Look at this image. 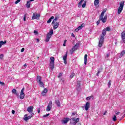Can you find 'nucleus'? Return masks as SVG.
I'll list each match as a JSON object with an SVG mask.
<instances>
[{
  "label": "nucleus",
  "mask_w": 125,
  "mask_h": 125,
  "mask_svg": "<svg viewBox=\"0 0 125 125\" xmlns=\"http://www.w3.org/2000/svg\"><path fill=\"white\" fill-rule=\"evenodd\" d=\"M30 6H31V2H30V1H27L26 3V7L27 8H30Z\"/></svg>",
  "instance_id": "b1692460"
},
{
  "label": "nucleus",
  "mask_w": 125,
  "mask_h": 125,
  "mask_svg": "<svg viewBox=\"0 0 125 125\" xmlns=\"http://www.w3.org/2000/svg\"><path fill=\"white\" fill-rule=\"evenodd\" d=\"M12 93L14 94H15L16 95H18V94H17V90L15 89H13L12 91Z\"/></svg>",
  "instance_id": "cd10ccee"
},
{
  "label": "nucleus",
  "mask_w": 125,
  "mask_h": 125,
  "mask_svg": "<svg viewBox=\"0 0 125 125\" xmlns=\"http://www.w3.org/2000/svg\"><path fill=\"white\" fill-rule=\"evenodd\" d=\"M59 26V22H56L53 26L54 30H56V29H57Z\"/></svg>",
  "instance_id": "f3484780"
},
{
  "label": "nucleus",
  "mask_w": 125,
  "mask_h": 125,
  "mask_svg": "<svg viewBox=\"0 0 125 125\" xmlns=\"http://www.w3.org/2000/svg\"><path fill=\"white\" fill-rule=\"evenodd\" d=\"M83 1L81 0V1L78 3V7H83L84 8L85 7V5H86V2L84 1V3L82 5V3H83Z\"/></svg>",
  "instance_id": "9b49d317"
},
{
  "label": "nucleus",
  "mask_w": 125,
  "mask_h": 125,
  "mask_svg": "<svg viewBox=\"0 0 125 125\" xmlns=\"http://www.w3.org/2000/svg\"><path fill=\"white\" fill-rule=\"evenodd\" d=\"M50 69L51 70V71L53 70V69H54V61L55 60V59H54V57H51L50 58Z\"/></svg>",
  "instance_id": "7ed1b4c3"
},
{
  "label": "nucleus",
  "mask_w": 125,
  "mask_h": 125,
  "mask_svg": "<svg viewBox=\"0 0 125 125\" xmlns=\"http://www.w3.org/2000/svg\"><path fill=\"white\" fill-rule=\"evenodd\" d=\"M79 46H80V44L79 43H76L74 46H73L72 47V48L71 49V50H70V51L71 52V54H73V52H74V51H75V50H77V49H78V48H79Z\"/></svg>",
  "instance_id": "1a4fd4ad"
},
{
  "label": "nucleus",
  "mask_w": 125,
  "mask_h": 125,
  "mask_svg": "<svg viewBox=\"0 0 125 125\" xmlns=\"http://www.w3.org/2000/svg\"><path fill=\"white\" fill-rule=\"evenodd\" d=\"M53 19H54V17L53 16H52L49 19L48 21H47V23L48 24H49V23H50L51 22V21L53 20Z\"/></svg>",
  "instance_id": "bb28decb"
},
{
  "label": "nucleus",
  "mask_w": 125,
  "mask_h": 125,
  "mask_svg": "<svg viewBox=\"0 0 125 125\" xmlns=\"http://www.w3.org/2000/svg\"><path fill=\"white\" fill-rule=\"evenodd\" d=\"M0 83H1V82L0 81Z\"/></svg>",
  "instance_id": "774afa93"
},
{
  "label": "nucleus",
  "mask_w": 125,
  "mask_h": 125,
  "mask_svg": "<svg viewBox=\"0 0 125 125\" xmlns=\"http://www.w3.org/2000/svg\"><path fill=\"white\" fill-rule=\"evenodd\" d=\"M12 113L13 114H15V111L14 110H12Z\"/></svg>",
  "instance_id": "5fc2aeb1"
},
{
  "label": "nucleus",
  "mask_w": 125,
  "mask_h": 125,
  "mask_svg": "<svg viewBox=\"0 0 125 125\" xmlns=\"http://www.w3.org/2000/svg\"><path fill=\"white\" fill-rule=\"evenodd\" d=\"M38 112L39 114H40V113H41V108H40L38 109Z\"/></svg>",
  "instance_id": "3c124183"
},
{
  "label": "nucleus",
  "mask_w": 125,
  "mask_h": 125,
  "mask_svg": "<svg viewBox=\"0 0 125 125\" xmlns=\"http://www.w3.org/2000/svg\"><path fill=\"white\" fill-rule=\"evenodd\" d=\"M124 6H125V1H122L120 4V6L118 8V14H121L123 9H124Z\"/></svg>",
  "instance_id": "20e7f679"
},
{
  "label": "nucleus",
  "mask_w": 125,
  "mask_h": 125,
  "mask_svg": "<svg viewBox=\"0 0 125 125\" xmlns=\"http://www.w3.org/2000/svg\"><path fill=\"white\" fill-rule=\"evenodd\" d=\"M116 115L117 116V115H120V112H117L116 113Z\"/></svg>",
  "instance_id": "13d9d810"
},
{
  "label": "nucleus",
  "mask_w": 125,
  "mask_h": 125,
  "mask_svg": "<svg viewBox=\"0 0 125 125\" xmlns=\"http://www.w3.org/2000/svg\"><path fill=\"white\" fill-rule=\"evenodd\" d=\"M78 125H82V124H81L80 123H79L78 124Z\"/></svg>",
  "instance_id": "e2e57ef3"
},
{
  "label": "nucleus",
  "mask_w": 125,
  "mask_h": 125,
  "mask_svg": "<svg viewBox=\"0 0 125 125\" xmlns=\"http://www.w3.org/2000/svg\"><path fill=\"white\" fill-rule=\"evenodd\" d=\"M84 0H81V1H83V2Z\"/></svg>",
  "instance_id": "0e129e2a"
},
{
  "label": "nucleus",
  "mask_w": 125,
  "mask_h": 125,
  "mask_svg": "<svg viewBox=\"0 0 125 125\" xmlns=\"http://www.w3.org/2000/svg\"><path fill=\"white\" fill-rule=\"evenodd\" d=\"M77 90L80 91L81 90V83H78L77 85Z\"/></svg>",
  "instance_id": "412c9836"
},
{
  "label": "nucleus",
  "mask_w": 125,
  "mask_h": 125,
  "mask_svg": "<svg viewBox=\"0 0 125 125\" xmlns=\"http://www.w3.org/2000/svg\"><path fill=\"white\" fill-rule=\"evenodd\" d=\"M104 115H105V113H104Z\"/></svg>",
  "instance_id": "338daca9"
},
{
  "label": "nucleus",
  "mask_w": 125,
  "mask_h": 125,
  "mask_svg": "<svg viewBox=\"0 0 125 125\" xmlns=\"http://www.w3.org/2000/svg\"><path fill=\"white\" fill-rule=\"evenodd\" d=\"M55 103L58 107H60L61 104H60V101H59V100H56Z\"/></svg>",
  "instance_id": "393cba45"
},
{
  "label": "nucleus",
  "mask_w": 125,
  "mask_h": 125,
  "mask_svg": "<svg viewBox=\"0 0 125 125\" xmlns=\"http://www.w3.org/2000/svg\"><path fill=\"white\" fill-rule=\"evenodd\" d=\"M58 19V18H57V17L55 18V19L52 22V24H54L55 23V22H56V21H57Z\"/></svg>",
  "instance_id": "2f4dec72"
},
{
  "label": "nucleus",
  "mask_w": 125,
  "mask_h": 125,
  "mask_svg": "<svg viewBox=\"0 0 125 125\" xmlns=\"http://www.w3.org/2000/svg\"><path fill=\"white\" fill-rule=\"evenodd\" d=\"M89 107H90V103L88 102L86 103V104L85 105V110L86 111H87L88 109H89Z\"/></svg>",
  "instance_id": "2eb2a0df"
},
{
  "label": "nucleus",
  "mask_w": 125,
  "mask_h": 125,
  "mask_svg": "<svg viewBox=\"0 0 125 125\" xmlns=\"http://www.w3.org/2000/svg\"><path fill=\"white\" fill-rule=\"evenodd\" d=\"M67 53H68V52H66L65 55L63 56V63L65 65L67 64V57L68 56L67 55Z\"/></svg>",
  "instance_id": "ddd939ff"
},
{
  "label": "nucleus",
  "mask_w": 125,
  "mask_h": 125,
  "mask_svg": "<svg viewBox=\"0 0 125 125\" xmlns=\"http://www.w3.org/2000/svg\"><path fill=\"white\" fill-rule=\"evenodd\" d=\"M108 86L109 88L111 87V80H109L108 82Z\"/></svg>",
  "instance_id": "e433bc0d"
},
{
  "label": "nucleus",
  "mask_w": 125,
  "mask_h": 125,
  "mask_svg": "<svg viewBox=\"0 0 125 125\" xmlns=\"http://www.w3.org/2000/svg\"><path fill=\"white\" fill-rule=\"evenodd\" d=\"M62 74H63V73H59V75H58V78H60L61 77H62Z\"/></svg>",
  "instance_id": "a19ab883"
},
{
  "label": "nucleus",
  "mask_w": 125,
  "mask_h": 125,
  "mask_svg": "<svg viewBox=\"0 0 125 125\" xmlns=\"http://www.w3.org/2000/svg\"><path fill=\"white\" fill-rule=\"evenodd\" d=\"M24 50H25V49L24 48H22L21 50V52H24Z\"/></svg>",
  "instance_id": "8fccbe9b"
},
{
  "label": "nucleus",
  "mask_w": 125,
  "mask_h": 125,
  "mask_svg": "<svg viewBox=\"0 0 125 125\" xmlns=\"http://www.w3.org/2000/svg\"><path fill=\"white\" fill-rule=\"evenodd\" d=\"M79 122H80L79 118L76 119L75 117H72L70 119V124H72L73 125H77V123H79Z\"/></svg>",
  "instance_id": "39448f33"
},
{
  "label": "nucleus",
  "mask_w": 125,
  "mask_h": 125,
  "mask_svg": "<svg viewBox=\"0 0 125 125\" xmlns=\"http://www.w3.org/2000/svg\"><path fill=\"white\" fill-rule=\"evenodd\" d=\"M48 116H49V114L44 115L43 116V118H46V117H48Z\"/></svg>",
  "instance_id": "79ce46f5"
},
{
  "label": "nucleus",
  "mask_w": 125,
  "mask_h": 125,
  "mask_svg": "<svg viewBox=\"0 0 125 125\" xmlns=\"http://www.w3.org/2000/svg\"><path fill=\"white\" fill-rule=\"evenodd\" d=\"M106 34H107V33L106 32V30L105 29H104L102 32V35L101 36L100 41L99 42V47H102L103 42H104V37L106 36Z\"/></svg>",
  "instance_id": "f257e3e1"
},
{
  "label": "nucleus",
  "mask_w": 125,
  "mask_h": 125,
  "mask_svg": "<svg viewBox=\"0 0 125 125\" xmlns=\"http://www.w3.org/2000/svg\"><path fill=\"white\" fill-rule=\"evenodd\" d=\"M69 121H70V119H69V118H65L63 120H62V124L66 125V124H67Z\"/></svg>",
  "instance_id": "f8f14e48"
},
{
  "label": "nucleus",
  "mask_w": 125,
  "mask_h": 125,
  "mask_svg": "<svg viewBox=\"0 0 125 125\" xmlns=\"http://www.w3.org/2000/svg\"><path fill=\"white\" fill-rule=\"evenodd\" d=\"M40 17H41V14H37V12H35L33 14L32 16V20H34L35 19L39 20V19H40Z\"/></svg>",
  "instance_id": "6e6552de"
},
{
  "label": "nucleus",
  "mask_w": 125,
  "mask_h": 125,
  "mask_svg": "<svg viewBox=\"0 0 125 125\" xmlns=\"http://www.w3.org/2000/svg\"><path fill=\"white\" fill-rule=\"evenodd\" d=\"M100 73H101V70H98V72L97 73L96 76H97V77H98V76H99V74H100Z\"/></svg>",
  "instance_id": "58836bf2"
},
{
  "label": "nucleus",
  "mask_w": 125,
  "mask_h": 125,
  "mask_svg": "<svg viewBox=\"0 0 125 125\" xmlns=\"http://www.w3.org/2000/svg\"><path fill=\"white\" fill-rule=\"evenodd\" d=\"M104 29L105 30L106 32H107V31H111V28H110V27H107L104 28Z\"/></svg>",
  "instance_id": "473e14b6"
},
{
  "label": "nucleus",
  "mask_w": 125,
  "mask_h": 125,
  "mask_svg": "<svg viewBox=\"0 0 125 125\" xmlns=\"http://www.w3.org/2000/svg\"><path fill=\"white\" fill-rule=\"evenodd\" d=\"M75 115H76V113L73 112V113H72V116H75Z\"/></svg>",
  "instance_id": "4d7b16f0"
},
{
  "label": "nucleus",
  "mask_w": 125,
  "mask_h": 125,
  "mask_svg": "<svg viewBox=\"0 0 125 125\" xmlns=\"http://www.w3.org/2000/svg\"><path fill=\"white\" fill-rule=\"evenodd\" d=\"M21 1V0H17L15 2V4H17V3H19Z\"/></svg>",
  "instance_id": "4c0bfd02"
},
{
  "label": "nucleus",
  "mask_w": 125,
  "mask_h": 125,
  "mask_svg": "<svg viewBox=\"0 0 125 125\" xmlns=\"http://www.w3.org/2000/svg\"><path fill=\"white\" fill-rule=\"evenodd\" d=\"M74 77H75V73H71L70 75V78L72 79V78H74Z\"/></svg>",
  "instance_id": "72a5a7b5"
},
{
  "label": "nucleus",
  "mask_w": 125,
  "mask_h": 125,
  "mask_svg": "<svg viewBox=\"0 0 125 125\" xmlns=\"http://www.w3.org/2000/svg\"><path fill=\"white\" fill-rule=\"evenodd\" d=\"M37 42H40V40L39 39H37Z\"/></svg>",
  "instance_id": "bf43d9fd"
},
{
  "label": "nucleus",
  "mask_w": 125,
  "mask_h": 125,
  "mask_svg": "<svg viewBox=\"0 0 125 125\" xmlns=\"http://www.w3.org/2000/svg\"><path fill=\"white\" fill-rule=\"evenodd\" d=\"M106 11L107 9H105L104 10H103L99 18V20L100 21H102L103 23H106V21H107V15H105L104 17V14L106 12Z\"/></svg>",
  "instance_id": "f03ea898"
},
{
  "label": "nucleus",
  "mask_w": 125,
  "mask_h": 125,
  "mask_svg": "<svg viewBox=\"0 0 125 125\" xmlns=\"http://www.w3.org/2000/svg\"><path fill=\"white\" fill-rule=\"evenodd\" d=\"M71 36H72V37H73V38H75V34H74V33H72V34H71Z\"/></svg>",
  "instance_id": "6e6d98bb"
},
{
  "label": "nucleus",
  "mask_w": 125,
  "mask_h": 125,
  "mask_svg": "<svg viewBox=\"0 0 125 125\" xmlns=\"http://www.w3.org/2000/svg\"><path fill=\"white\" fill-rule=\"evenodd\" d=\"M94 5L96 6L98 4H99V0H94Z\"/></svg>",
  "instance_id": "c85d7f7f"
},
{
  "label": "nucleus",
  "mask_w": 125,
  "mask_h": 125,
  "mask_svg": "<svg viewBox=\"0 0 125 125\" xmlns=\"http://www.w3.org/2000/svg\"><path fill=\"white\" fill-rule=\"evenodd\" d=\"M87 62V55L85 54L84 57V63L85 65H86Z\"/></svg>",
  "instance_id": "6ab92c4d"
},
{
  "label": "nucleus",
  "mask_w": 125,
  "mask_h": 125,
  "mask_svg": "<svg viewBox=\"0 0 125 125\" xmlns=\"http://www.w3.org/2000/svg\"><path fill=\"white\" fill-rule=\"evenodd\" d=\"M23 21H26V15H24Z\"/></svg>",
  "instance_id": "09e8293b"
},
{
  "label": "nucleus",
  "mask_w": 125,
  "mask_h": 125,
  "mask_svg": "<svg viewBox=\"0 0 125 125\" xmlns=\"http://www.w3.org/2000/svg\"><path fill=\"white\" fill-rule=\"evenodd\" d=\"M33 110H34V107L33 106H30L27 108V111L29 113H33Z\"/></svg>",
  "instance_id": "dca6fc26"
},
{
  "label": "nucleus",
  "mask_w": 125,
  "mask_h": 125,
  "mask_svg": "<svg viewBox=\"0 0 125 125\" xmlns=\"http://www.w3.org/2000/svg\"><path fill=\"white\" fill-rule=\"evenodd\" d=\"M79 31H80V29L78 28V27L75 29V32H79Z\"/></svg>",
  "instance_id": "603ef678"
},
{
  "label": "nucleus",
  "mask_w": 125,
  "mask_h": 125,
  "mask_svg": "<svg viewBox=\"0 0 125 125\" xmlns=\"http://www.w3.org/2000/svg\"><path fill=\"white\" fill-rule=\"evenodd\" d=\"M50 38H51L50 36L46 35V39H45V42H49V40H50Z\"/></svg>",
  "instance_id": "a878e982"
},
{
  "label": "nucleus",
  "mask_w": 125,
  "mask_h": 125,
  "mask_svg": "<svg viewBox=\"0 0 125 125\" xmlns=\"http://www.w3.org/2000/svg\"><path fill=\"white\" fill-rule=\"evenodd\" d=\"M3 58V54L0 55V59H2Z\"/></svg>",
  "instance_id": "c03bdc74"
},
{
  "label": "nucleus",
  "mask_w": 125,
  "mask_h": 125,
  "mask_svg": "<svg viewBox=\"0 0 125 125\" xmlns=\"http://www.w3.org/2000/svg\"><path fill=\"white\" fill-rule=\"evenodd\" d=\"M34 0H30L29 1H30V2H31V1H34Z\"/></svg>",
  "instance_id": "680f3d73"
},
{
  "label": "nucleus",
  "mask_w": 125,
  "mask_h": 125,
  "mask_svg": "<svg viewBox=\"0 0 125 125\" xmlns=\"http://www.w3.org/2000/svg\"><path fill=\"white\" fill-rule=\"evenodd\" d=\"M86 100L87 101H89V100H90V99H91V97H87L86 98Z\"/></svg>",
  "instance_id": "ea45409f"
},
{
  "label": "nucleus",
  "mask_w": 125,
  "mask_h": 125,
  "mask_svg": "<svg viewBox=\"0 0 125 125\" xmlns=\"http://www.w3.org/2000/svg\"><path fill=\"white\" fill-rule=\"evenodd\" d=\"M121 37L123 42L125 43V31H123L121 33Z\"/></svg>",
  "instance_id": "4468645a"
},
{
  "label": "nucleus",
  "mask_w": 125,
  "mask_h": 125,
  "mask_svg": "<svg viewBox=\"0 0 125 125\" xmlns=\"http://www.w3.org/2000/svg\"><path fill=\"white\" fill-rule=\"evenodd\" d=\"M113 120L114 121V122H116V121H117V117L116 116V115H114L113 118Z\"/></svg>",
  "instance_id": "c9c22d12"
},
{
  "label": "nucleus",
  "mask_w": 125,
  "mask_h": 125,
  "mask_svg": "<svg viewBox=\"0 0 125 125\" xmlns=\"http://www.w3.org/2000/svg\"><path fill=\"white\" fill-rule=\"evenodd\" d=\"M34 34H35V35H38V31H37V30H34Z\"/></svg>",
  "instance_id": "a18cd8bd"
},
{
  "label": "nucleus",
  "mask_w": 125,
  "mask_h": 125,
  "mask_svg": "<svg viewBox=\"0 0 125 125\" xmlns=\"http://www.w3.org/2000/svg\"><path fill=\"white\" fill-rule=\"evenodd\" d=\"M24 89H25V88H22V89L21 90V94H24Z\"/></svg>",
  "instance_id": "f704fd0d"
},
{
  "label": "nucleus",
  "mask_w": 125,
  "mask_h": 125,
  "mask_svg": "<svg viewBox=\"0 0 125 125\" xmlns=\"http://www.w3.org/2000/svg\"><path fill=\"white\" fill-rule=\"evenodd\" d=\"M0 84H1V85H5L4 83L3 82H0Z\"/></svg>",
  "instance_id": "49530a36"
},
{
  "label": "nucleus",
  "mask_w": 125,
  "mask_h": 125,
  "mask_svg": "<svg viewBox=\"0 0 125 125\" xmlns=\"http://www.w3.org/2000/svg\"><path fill=\"white\" fill-rule=\"evenodd\" d=\"M51 108H52V101H50L47 106L46 111L49 112L51 110Z\"/></svg>",
  "instance_id": "9d476101"
},
{
  "label": "nucleus",
  "mask_w": 125,
  "mask_h": 125,
  "mask_svg": "<svg viewBox=\"0 0 125 125\" xmlns=\"http://www.w3.org/2000/svg\"><path fill=\"white\" fill-rule=\"evenodd\" d=\"M23 67H27V64H24V65H23Z\"/></svg>",
  "instance_id": "052dcab7"
},
{
  "label": "nucleus",
  "mask_w": 125,
  "mask_h": 125,
  "mask_svg": "<svg viewBox=\"0 0 125 125\" xmlns=\"http://www.w3.org/2000/svg\"><path fill=\"white\" fill-rule=\"evenodd\" d=\"M83 27H84V23H82V24L80 26H79L78 28L79 29V30H82V29H83Z\"/></svg>",
  "instance_id": "c756f323"
},
{
  "label": "nucleus",
  "mask_w": 125,
  "mask_h": 125,
  "mask_svg": "<svg viewBox=\"0 0 125 125\" xmlns=\"http://www.w3.org/2000/svg\"><path fill=\"white\" fill-rule=\"evenodd\" d=\"M66 42H67V40H64L63 46H66Z\"/></svg>",
  "instance_id": "37998d69"
},
{
  "label": "nucleus",
  "mask_w": 125,
  "mask_h": 125,
  "mask_svg": "<svg viewBox=\"0 0 125 125\" xmlns=\"http://www.w3.org/2000/svg\"><path fill=\"white\" fill-rule=\"evenodd\" d=\"M100 24V20L97 21V25H98Z\"/></svg>",
  "instance_id": "de8ad7c7"
},
{
  "label": "nucleus",
  "mask_w": 125,
  "mask_h": 125,
  "mask_svg": "<svg viewBox=\"0 0 125 125\" xmlns=\"http://www.w3.org/2000/svg\"><path fill=\"white\" fill-rule=\"evenodd\" d=\"M47 91H48L47 89L44 88L42 93V95L43 96H44V95H45V94L47 92Z\"/></svg>",
  "instance_id": "aec40b11"
},
{
  "label": "nucleus",
  "mask_w": 125,
  "mask_h": 125,
  "mask_svg": "<svg viewBox=\"0 0 125 125\" xmlns=\"http://www.w3.org/2000/svg\"><path fill=\"white\" fill-rule=\"evenodd\" d=\"M37 83H39L41 86L44 87V84H43V83L42 82V77L40 76H37Z\"/></svg>",
  "instance_id": "0eeeda50"
},
{
  "label": "nucleus",
  "mask_w": 125,
  "mask_h": 125,
  "mask_svg": "<svg viewBox=\"0 0 125 125\" xmlns=\"http://www.w3.org/2000/svg\"><path fill=\"white\" fill-rule=\"evenodd\" d=\"M53 35V29H51L48 33H47V36L51 37Z\"/></svg>",
  "instance_id": "a211bd4d"
},
{
  "label": "nucleus",
  "mask_w": 125,
  "mask_h": 125,
  "mask_svg": "<svg viewBox=\"0 0 125 125\" xmlns=\"http://www.w3.org/2000/svg\"><path fill=\"white\" fill-rule=\"evenodd\" d=\"M34 115L35 114L34 113H32V114L28 116V114H25L23 117L24 121H29V120H30V119L32 118V117H33Z\"/></svg>",
  "instance_id": "423d86ee"
},
{
  "label": "nucleus",
  "mask_w": 125,
  "mask_h": 125,
  "mask_svg": "<svg viewBox=\"0 0 125 125\" xmlns=\"http://www.w3.org/2000/svg\"><path fill=\"white\" fill-rule=\"evenodd\" d=\"M125 50H123L121 53V54H120V58H122V57H123V56H124V55H125Z\"/></svg>",
  "instance_id": "4be33fe9"
},
{
  "label": "nucleus",
  "mask_w": 125,
  "mask_h": 125,
  "mask_svg": "<svg viewBox=\"0 0 125 125\" xmlns=\"http://www.w3.org/2000/svg\"><path fill=\"white\" fill-rule=\"evenodd\" d=\"M24 97H25V94H21L20 96V99H24Z\"/></svg>",
  "instance_id": "7c9ffc66"
},
{
  "label": "nucleus",
  "mask_w": 125,
  "mask_h": 125,
  "mask_svg": "<svg viewBox=\"0 0 125 125\" xmlns=\"http://www.w3.org/2000/svg\"><path fill=\"white\" fill-rule=\"evenodd\" d=\"M109 56H110V54H107L105 58H108V57H109Z\"/></svg>",
  "instance_id": "864d4df0"
},
{
  "label": "nucleus",
  "mask_w": 125,
  "mask_h": 125,
  "mask_svg": "<svg viewBox=\"0 0 125 125\" xmlns=\"http://www.w3.org/2000/svg\"><path fill=\"white\" fill-rule=\"evenodd\" d=\"M115 44H117V42H115Z\"/></svg>",
  "instance_id": "69168bd1"
},
{
  "label": "nucleus",
  "mask_w": 125,
  "mask_h": 125,
  "mask_svg": "<svg viewBox=\"0 0 125 125\" xmlns=\"http://www.w3.org/2000/svg\"><path fill=\"white\" fill-rule=\"evenodd\" d=\"M6 43V41H0V48L1 47L2 45H3V44H5Z\"/></svg>",
  "instance_id": "5701e85b"
}]
</instances>
